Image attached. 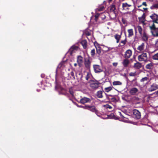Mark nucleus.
Returning a JSON list of instances; mask_svg holds the SVG:
<instances>
[{
    "label": "nucleus",
    "mask_w": 158,
    "mask_h": 158,
    "mask_svg": "<svg viewBox=\"0 0 158 158\" xmlns=\"http://www.w3.org/2000/svg\"><path fill=\"white\" fill-rule=\"evenodd\" d=\"M157 24H153L152 26H150V29L154 36H158V25Z\"/></svg>",
    "instance_id": "nucleus-1"
},
{
    "label": "nucleus",
    "mask_w": 158,
    "mask_h": 158,
    "mask_svg": "<svg viewBox=\"0 0 158 158\" xmlns=\"http://www.w3.org/2000/svg\"><path fill=\"white\" fill-rule=\"evenodd\" d=\"M85 109H87L90 111L95 113L97 115H98L99 112L94 106H90L89 105H85Z\"/></svg>",
    "instance_id": "nucleus-2"
},
{
    "label": "nucleus",
    "mask_w": 158,
    "mask_h": 158,
    "mask_svg": "<svg viewBox=\"0 0 158 158\" xmlns=\"http://www.w3.org/2000/svg\"><path fill=\"white\" fill-rule=\"evenodd\" d=\"M138 59L139 61L147 62L148 61V57L146 53H143L138 56Z\"/></svg>",
    "instance_id": "nucleus-3"
},
{
    "label": "nucleus",
    "mask_w": 158,
    "mask_h": 158,
    "mask_svg": "<svg viewBox=\"0 0 158 158\" xmlns=\"http://www.w3.org/2000/svg\"><path fill=\"white\" fill-rule=\"evenodd\" d=\"M89 83L90 84V87L92 89H96L98 87L99 82L98 81L91 80Z\"/></svg>",
    "instance_id": "nucleus-4"
},
{
    "label": "nucleus",
    "mask_w": 158,
    "mask_h": 158,
    "mask_svg": "<svg viewBox=\"0 0 158 158\" xmlns=\"http://www.w3.org/2000/svg\"><path fill=\"white\" fill-rule=\"evenodd\" d=\"M150 18L152 19L153 24H158V15L153 13L150 16Z\"/></svg>",
    "instance_id": "nucleus-5"
},
{
    "label": "nucleus",
    "mask_w": 158,
    "mask_h": 158,
    "mask_svg": "<svg viewBox=\"0 0 158 158\" xmlns=\"http://www.w3.org/2000/svg\"><path fill=\"white\" fill-rule=\"evenodd\" d=\"M133 117L136 119H139L140 118L141 113L136 109H134L133 111Z\"/></svg>",
    "instance_id": "nucleus-6"
},
{
    "label": "nucleus",
    "mask_w": 158,
    "mask_h": 158,
    "mask_svg": "<svg viewBox=\"0 0 158 158\" xmlns=\"http://www.w3.org/2000/svg\"><path fill=\"white\" fill-rule=\"evenodd\" d=\"M94 44L96 50V54H98L99 56L100 55L102 49H101L99 44L97 42H94Z\"/></svg>",
    "instance_id": "nucleus-7"
},
{
    "label": "nucleus",
    "mask_w": 158,
    "mask_h": 158,
    "mask_svg": "<svg viewBox=\"0 0 158 158\" xmlns=\"http://www.w3.org/2000/svg\"><path fill=\"white\" fill-rule=\"evenodd\" d=\"M141 35L142 37V40L146 43H147L148 41L149 38V36L148 34L144 31L143 33Z\"/></svg>",
    "instance_id": "nucleus-8"
},
{
    "label": "nucleus",
    "mask_w": 158,
    "mask_h": 158,
    "mask_svg": "<svg viewBox=\"0 0 158 158\" xmlns=\"http://www.w3.org/2000/svg\"><path fill=\"white\" fill-rule=\"evenodd\" d=\"M93 67L94 71L96 73H98L102 72L103 69L102 68L98 65H94Z\"/></svg>",
    "instance_id": "nucleus-9"
},
{
    "label": "nucleus",
    "mask_w": 158,
    "mask_h": 158,
    "mask_svg": "<svg viewBox=\"0 0 158 158\" xmlns=\"http://www.w3.org/2000/svg\"><path fill=\"white\" fill-rule=\"evenodd\" d=\"M90 57L89 56L87 59H85L84 64L85 67L87 69L90 68L91 62L90 60Z\"/></svg>",
    "instance_id": "nucleus-10"
},
{
    "label": "nucleus",
    "mask_w": 158,
    "mask_h": 158,
    "mask_svg": "<svg viewBox=\"0 0 158 158\" xmlns=\"http://www.w3.org/2000/svg\"><path fill=\"white\" fill-rule=\"evenodd\" d=\"M158 89V85L156 83L152 84L148 88V90L149 92H152Z\"/></svg>",
    "instance_id": "nucleus-11"
},
{
    "label": "nucleus",
    "mask_w": 158,
    "mask_h": 158,
    "mask_svg": "<svg viewBox=\"0 0 158 158\" xmlns=\"http://www.w3.org/2000/svg\"><path fill=\"white\" fill-rule=\"evenodd\" d=\"M83 58L80 55L78 56L77 57V62L79 67H81L83 65Z\"/></svg>",
    "instance_id": "nucleus-12"
},
{
    "label": "nucleus",
    "mask_w": 158,
    "mask_h": 158,
    "mask_svg": "<svg viewBox=\"0 0 158 158\" xmlns=\"http://www.w3.org/2000/svg\"><path fill=\"white\" fill-rule=\"evenodd\" d=\"M90 98L84 97L80 99L79 102L82 104H84L87 102H90Z\"/></svg>",
    "instance_id": "nucleus-13"
},
{
    "label": "nucleus",
    "mask_w": 158,
    "mask_h": 158,
    "mask_svg": "<svg viewBox=\"0 0 158 158\" xmlns=\"http://www.w3.org/2000/svg\"><path fill=\"white\" fill-rule=\"evenodd\" d=\"M132 55V51L131 50L129 49L127 50L125 52L124 57L126 59L129 58Z\"/></svg>",
    "instance_id": "nucleus-14"
},
{
    "label": "nucleus",
    "mask_w": 158,
    "mask_h": 158,
    "mask_svg": "<svg viewBox=\"0 0 158 158\" xmlns=\"http://www.w3.org/2000/svg\"><path fill=\"white\" fill-rule=\"evenodd\" d=\"M145 44L144 43H142L141 44L138 46L137 48V50L139 51V52H140L143 51L144 48Z\"/></svg>",
    "instance_id": "nucleus-15"
},
{
    "label": "nucleus",
    "mask_w": 158,
    "mask_h": 158,
    "mask_svg": "<svg viewBox=\"0 0 158 158\" xmlns=\"http://www.w3.org/2000/svg\"><path fill=\"white\" fill-rule=\"evenodd\" d=\"M138 91V89L136 88H133L130 91V94L132 95H134Z\"/></svg>",
    "instance_id": "nucleus-16"
},
{
    "label": "nucleus",
    "mask_w": 158,
    "mask_h": 158,
    "mask_svg": "<svg viewBox=\"0 0 158 158\" xmlns=\"http://www.w3.org/2000/svg\"><path fill=\"white\" fill-rule=\"evenodd\" d=\"M80 43L84 49H86L87 48L88 45L87 42L86 40H82Z\"/></svg>",
    "instance_id": "nucleus-17"
},
{
    "label": "nucleus",
    "mask_w": 158,
    "mask_h": 158,
    "mask_svg": "<svg viewBox=\"0 0 158 158\" xmlns=\"http://www.w3.org/2000/svg\"><path fill=\"white\" fill-rule=\"evenodd\" d=\"M103 93L105 94L106 95V94L103 91L101 90L98 91L97 93V97L99 98H102L103 97Z\"/></svg>",
    "instance_id": "nucleus-18"
},
{
    "label": "nucleus",
    "mask_w": 158,
    "mask_h": 158,
    "mask_svg": "<svg viewBox=\"0 0 158 158\" xmlns=\"http://www.w3.org/2000/svg\"><path fill=\"white\" fill-rule=\"evenodd\" d=\"M142 67L141 63L137 62L134 64V67L135 69H139Z\"/></svg>",
    "instance_id": "nucleus-19"
},
{
    "label": "nucleus",
    "mask_w": 158,
    "mask_h": 158,
    "mask_svg": "<svg viewBox=\"0 0 158 158\" xmlns=\"http://www.w3.org/2000/svg\"><path fill=\"white\" fill-rule=\"evenodd\" d=\"M145 13H143L142 15L140 17L138 18V19L139 20V21L142 23H143L145 21Z\"/></svg>",
    "instance_id": "nucleus-20"
},
{
    "label": "nucleus",
    "mask_w": 158,
    "mask_h": 158,
    "mask_svg": "<svg viewBox=\"0 0 158 158\" xmlns=\"http://www.w3.org/2000/svg\"><path fill=\"white\" fill-rule=\"evenodd\" d=\"M108 116L110 118L114 119L115 120L118 119V118L116 117L114 113H111L110 114L108 115Z\"/></svg>",
    "instance_id": "nucleus-21"
},
{
    "label": "nucleus",
    "mask_w": 158,
    "mask_h": 158,
    "mask_svg": "<svg viewBox=\"0 0 158 158\" xmlns=\"http://www.w3.org/2000/svg\"><path fill=\"white\" fill-rule=\"evenodd\" d=\"M129 63V60L127 59H125L123 60V62H122V64L124 66L126 67L128 66Z\"/></svg>",
    "instance_id": "nucleus-22"
},
{
    "label": "nucleus",
    "mask_w": 158,
    "mask_h": 158,
    "mask_svg": "<svg viewBox=\"0 0 158 158\" xmlns=\"http://www.w3.org/2000/svg\"><path fill=\"white\" fill-rule=\"evenodd\" d=\"M127 32L128 33V37H131L134 34L133 30L132 29H128Z\"/></svg>",
    "instance_id": "nucleus-23"
},
{
    "label": "nucleus",
    "mask_w": 158,
    "mask_h": 158,
    "mask_svg": "<svg viewBox=\"0 0 158 158\" xmlns=\"http://www.w3.org/2000/svg\"><path fill=\"white\" fill-rule=\"evenodd\" d=\"M128 4L126 3H123L122 5V8H121L120 9H122V10H125L126 9H128L129 8L127 7Z\"/></svg>",
    "instance_id": "nucleus-24"
},
{
    "label": "nucleus",
    "mask_w": 158,
    "mask_h": 158,
    "mask_svg": "<svg viewBox=\"0 0 158 158\" xmlns=\"http://www.w3.org/2000/svg\"><path fill=\"white\" fill-rule=\"evenodd\" d=\"M153 65L152 63H150L147 64L145 66V68L147 69H152Z\"/></svg>",
    "instance_id": "nucleus-25"
},
{
    "label": "nucleus",
    "mask_w": 158,
    "mask_h": 158,
    "mask_svg": "<svg viewBox=\"0 0 158 158\" xmlns=\"http://www.w3.org/2000/svg\"><path fill=\"white\" fill-rule=\"evenodd\" d=\"M148 79V77H143L140 80V82L143 83H144L145 81H147Z\"/></svg>",
    "instance_id": "nucleus-26"
},
{
    "label": "nucleus",
    "mask_w": 158,
    "mask_h": 158,
    "mask_svg": "<svg viewBox=\"0 0 158 158\" xmlns=\"http://www.w3.org/2000/svg\"><path fill=\"white\" fill-rule=\"evenodd\" d=\"M90 54H91V56L92 57H93V58H94V57L96 54L95 51V49H92L91 50V52H90Z\"/></svg>",
    "instance_id": "nucleus-27"
},
{
    "label": "nucleus",
    "mask_w": 158,
    "mask_h": 158,
    "mask_svg": "<svg viewBox=\"0 0 158 158\" xmlns=\"http://www.w3.org/2000/svg\"><path fill=\"white\" fill-rule=\"evenodd\" d=\"M127 38L126 36H125V39L124 40H122L121 41V43L119 44V46H123L124 45L126 44L127 42Z\"/></svg>",
    "instance_id": "nucleus-28"
},
{
    "label": "nucleus",
    "mask_w": 158,
    "mask_h": 158,
    "mask_svg": "<svg viewBox=\"0 0 158 158\" xmlns=\"http://www.w3.org/2000/svg\"><path fill=\"white\" fill-rule=\"evenodd\" d=\"M152 58L153 60H158V53H157L152 56Z\"/></svg>",
    "instance_id": "nucleus-29"
},
{
    "label": "nucleus",
    "mask_w": 158,
    "mask_h": 158,
    "mask_svg": "<svg viewBox=\"0 0 158 158\" xmlns=\"http://www.w3.org/2000/svg\"><path fill=\"white\" fill-rule=\"evenodd\" d=\"M137 28H138V31L139 34L141 35H142V28L141 26L138 25L137 27Z\"/></svg>",
    "instance_id": "nucleus-30"
},
{
    "label": "nucleus",
    "mask_w": 158,
    "mask_h": 158,
    "mask_svg": "<svg viewBox=\"0 0 158 158\" xmlns=\"http://www.w3.org/2000/svg\"><path fill=\"white\" fill-rule=\"evenodd\" d=\"M112 89V88L111 86L105 88L104 90L105 92H108Z\"/></svg>",
    "instance_id": "nucleus-31"
},
{
    "label": "nucleus",
    "mask_w": 158,
    "mask_h": 158,
    "mask_svg": "<svg viewBox=\"0 0 158 158\" xmlns=\"http://www.w3.org/2000/svg\"><path fill=\"white\" fill-rule=\"evenodd\" d=\"M76 77L80 78V79H81L82 77V75L81 73L78 72L76 74Z\"/></svg>",
    "instance_id": "nucleus-32"
},
{
    "label": "nucleus",
    "mask_w": 158,
    "mask_h": 158,
    "mask_svg": "<svg viewBox=\"0 0 158 158\" xmlns=\"http://www.w3.org/2000/svg\"><path fill=\"white\" fill-rule=\"evenodd\" d=\"M75 52V51L72 49V48H70L69 51L68 53L72 56L73 54Z\"/></svg>",
    "instance_id": "nucleus-33"
},
{
    "label": "nucleus",
    "mask_w": 158,
    "mask_h": 158,
    "mask_svg": "<svg viewBox=\"0 0 158 158\" xmlns=\"http://www.w3.org/2000/svg\"><path fill=\"white\" fill-rule=\"evenodd\" d=\"M150 8L151 9H154L155 8L158 9V3L154 4Z\"/></svg>",
    "instance_id": "nucleus-34"
},
{
    "label": "nucleus",
    "mask_w": 158,
    "mask_h": 158,
    "mask_svg": "<svg viewBox=\"0 0 158 158\" xmlns=\"http://www.w3.org/2000/svg\"><path fill=\"white\" fill-rule=\"evenodd\" d=\"M104 49H102V51L103 52H106L109 51V48L106 46H104L103 47Z\"/></svg>",
    "instance_id": "nucleus-35"
},
{
    "label": "nucleus",
    "mask_w": 158,
    "mask_h": 158,
    "mask_svg": "<svg viewBox=\"0 0 158 158\" xmlns=\"http://www.w3.org/2000/svg\"><path fill=\"white\" fill-rule=\"evenodd\" d=\"M70 48H72V49L75 51L77 50L78 47L77 46L73 45Z\"/></svg>",
    "instance_id": "nucleus-36"
},
{
    "label": "nucleus",
    "mask_w": 158,
    "mask_h": 158,
    "mask_svg": "<svg viewBox=\"0 0 158 158\" xmlns=\"http://www.w3.org/2000/svg\"><path fill=\"white\" fill-rule=\"evenodd\" d=\"M136 75V72H135L134 73L131 72L129 73V75L130 76L135 77Z\"/></svg>",
    "instance_id": "nucleus-37"
},
{
    "label": "nucleus",
    "mask_w": 158,
    "mask_h": 158,
    "mask_svg": "<svg viewBox=\"0 0 158 158\" xmlns=\"http://www.w3.org/2000/svg\"><path fill=\"white\" fill-rule=\"evenodd\" d=\"M115 10V6L114 5H112L111 6L110 8V10L111 11L114 12V10Z\"/></svg>",
    "instance_id": "nucleus-38"
},
{
    "label": "nucleus",
    "mask_w": 158,
    "mask_h": 158,
    "mask_svg": "<svg viewBox=\"0 0 158 158\" xmlns=\"http://www.w3.org/2000/svg\"><path fill=\"white\" fill-rule=\"evenodd\" d=\"M103 106L106 109H111L112 108V107L110 105L108 104H106V105H104Z\"/></svg>",
    "instance_id": "nucleus-39"
},
{
    "label": "nucleus",
    "mask_w": 158,
    "mask_h": 158,
    "mask_svg": "<svg viewBox=\"0 0 158 158\" xmlns=\"http://www.w3.org/2000/svg\"><path fill=\"white\" fill-rule=\"evenodd\" d=\"M90 77V74L89 73H87V75L85 77V79L88 81Z\"/></svg>",
    "instance_id": "nucleus-40"
},
{
    "label": "nucleus",
    "mask_w": 158,
    "mask_h": 158,
    "mask_svg": "<svg viewBox=\"0 0 158 158\" xmlns=\"http://www.w3.org/2000/svg\"><path fill=\"white\" fill-rule=\"evenodd\" d=\"M95 20L96 21H97V19L99 17H100V15L99 14H96L95 16Z\"/></svg>",
    "instance_id": "nucleus-41"
},
{
    "label": "nucleus",
    "mask_w": 158,
    "mask_h": 158,
    "mask_svg": "<svg viewBox=\"0 0 158 158\" xmlns=\"http://www.w3.org/2000/svg\"><path fill=\"white\" fill-rule=\"evenodd\" d=\"M100 17H101V18L102 19H104L106 18V16L103 14H101L100 15Z\"/></svg>",
    "instance_id": "nucleus-42"
},
{
    "label": "nucleus",
    "mask_w": 158,
    "mask_h": 158,
    "mask_svg": "<svg viewBox=\"0 0 158 158\" xmlns=\"http://www.w3.org/2000/svg\"><path fill=\"white\" fill-rule=\"evenodd\" d=\"M115 38L117 42L118 43V35L117 34L115 35Z\"/></svg>",
    "instance_id": "nucleus-43"
},
{
    "label": "nucleus",
    "mask_w": 158,
    "mask_h": 158,
    "mask_svg": "<svg viewBox=\"0 0 158 158\" xmlns=\"http://www.w3.org/2000/svg\"><path fill=\"white\" fill-rule=\"evenodd\" d=\"M69 92L70 94L73 96V91L72 89H69Z\"/></svg>",
    "instance_id": "nucleus-44"
},
{
    "label": "nucleus",
    "mask_w": 158,
    "mask_h": 158,
    "mask_svg": "<svg viewBox=\"0 0 158 158\" xmlns=\"http://www.w3.org/2000/svg\"><path fill=\"white\" fill-rule=\"evenodd\" d=\"M113 85H118V81H114L113 83Z\"/></svg>",
    "instance_id": "nucleus-45"
},
{
    "label": "nucleus",
    "mask_w": 158,
    "mask_h": 158,
    "mask_svg": "<svg viewBox=\"0 0 158 158\" xmlns=\"http://www.w3.org/2000/svg\"><path fill=\"white\" fill-rule=\"evenodd\" d=\"M155 46L156 48H158V39L157 40L155 44Z\"/></svg>",
    "instance_id": "nucleus-46"
},
{
    "label": "nucleus",
    "mask_w": 158,
    "mask_h": 158,
    "mask_svg": "<svg viewBox=\"0 0 158 158\" xmlns=\"http://www.w3.org/2000/svg\"><path fill=\"white\" fill-rule=\"evenodd\" d=\"M122 21L123 24H125L126 23V20L124 18H122Z\"/></svg>",
    "instance_id": "nucleus-47"
},
{
    "label": "nucleus",
    "mask_w": 158,
    "mask_h": 158,
    "mask_svg": "<svg viewBox=\"0 0 158 158\" xmlns=\"http://www.w3.org/2000/svg\"><path fill=\"white\" fill-rule=\"evenodd\" d=\"M119 114L121 118H125V117L121 114V112H119Z\"/></svg>",
    "instance_id": "nucleus-48"
},
{
    "label": "nucleus",
    "mask_w": 158,
    "mask_h": 158,
    "mask_svg": "<svg viewBox=\"0 0 158 158\" xmlns=\"http://www.w3.org/2000/svg\"><path fill=\"white\" fill-rule=\"evenodd\" d=\"M85 34L87 36H89L91 35L89 31H87L85 32Z\"/></svg>",
    "instance_id": "nucleus-49"
},
{
    "label": "nucleus",
    "mask_w": 158,
    "mask_h": 158,
    "mask_svg": "<svg viewBox=\"0 0 158 158\" xmlns=\"http://www.w3.org/2000/svg\"><path fill=\"white\" fill-rule=\"evenodd\" d=\"M142 5L144 6H147V4L146 2H143L142 4Z\"/></svg>",
    "instance_id": "nucleus-50"
},
{
    "label": "nucleus",
    "mask_w": 158,
    "mask_h": 158,
    "mask_svg": "<svg viewBox=\"0 0 158 158\" xmlns=\"http://www.w3.org/2000/svg\"><path fill=\"white\" fill-rule=\"evenodd\" d=\"M71 73V75L73 77H74V73L73 72H71L70 73Z\"/></svg>",
    "instance_id": "nucleus-51"
},
{
    "label": "nucleus",
    "mask_w": 158,
    "mask_h": 158,
    "mask_svg": "<svg viewBox=\"0 0 158 158\" xmlns=\"http://www.w3.org/2000/svg\"><path fill=\"white\" fill-rule=\"evenodd\" d=\"M118 64V63H113V66H116Z\"/></svg>",
    "instance_id": "nucleus-52"
},
{
    "label": "nucleus",
    "mask_w": 158,
    "mask_h": 158,
    "mask_svg": "<svg viewBox=\"0 0 158 158\" xmlns=\"http://www.w3.org/2000/svg\"><path fill=\"white\" fill-rule=\"evenodd\" d=\"M112 100H113L114 101H115V102L117 101V100L115 98H112Z\"/></svg>",
    "instance_id": "nucleus-53"
},
{
    "label": "nucleus",
    "mask_w": 158,
    "mask_h": 158,
    "mask_svg": "<svg viewBox=\"0 0 158 158\" xmlns=\"http://www.w3.org/2000/svg\"><path fill=\"white\" fill-rule=\"evenodd\" d=\"M78 106L79 107H81L84 109H85V106Z\"/></svg>",
    "instance_id": "nucleus-54"
},
{
    "label": "nucleus",
    "mask_w": 158,
    "mask_h": 158,
    "mask_svg": "<svg viewBox=\"0 0 158 158\" xmlns=\"http://www.w3.org/2000/svg\"><path fill=\"white\" fill-rule=\"evenodd\" d=\"M41 77L42 78H44L45 77V75L44 74H42L41 75Z\"/></svg>",
    "instance_id": "nucleus-55"
},
{
    "label": "nucleus",
    "mask_w": 158,
    "mask_h": 158,
    "mask_svg": "<svg viewBox=\"0 0 158 158\" xmlns=\"http://www.w3.org/2000/svg\"><path fill=\"white\" fill-rule=\"evenodd\" d=\"M74 66L76 67V66H77V63H75V64H74Z\"/></svg>",
    "instance_id": "nucleus-56"
},
{
    "label": "nucleus",
    "mask_w": 158,
    "mask_h": 158,
    "mask_svg": "<svg viewBox=\"0 0 158 158\" xmlns=\"http://www.w3.org/2000/svg\"><path fill=\"white\" fill-rule=\"evenodd\" d=\"M143 9L144 10H147L148 8H143Z\"/></svg>",
    "instance_id": "nucleus-57"
},
{
    "label": "nucleus",
    "mask_w": 158,
    "mask_h": 158,
    "mask_svg": "<svg viewBox=\"0 0 158 158\" xmlns=\"http://www.w3.org/2000/svg\"><path fill=\"white\" fill-rule=\"evenodd\" d=\"M142 6V4H141V5H139V6H138V7H139H139H141Z\"/></svg>",
    "instance_id": "nucleus-58"
},
{
    "label": "nucleus",
    "mask_w": 158,
    "mask_h": 158,
    "mask_svg": "<svg viewBox=\"0 0 158 158\" xmlns=\"http://www.w3.org/2000/svg\"><path fill=\"white\" fill-rule=\"evenodd\" d=\"M131 6V5L128 4L127 7H130Z\"/></svg>",
    "instance_id": "nucleus-59"
},
{
    "label": "nucleus",
    "mask_w": 158,
    "mask_h": 158,
    "mask_svg": "<svg viewBox=\"0 0 158 158\" xmlns=\"http://www.w3.org/2000/svg\"><path fill=\"white\" fill-rule=\"evenodd\" d=\"M135 34H136L137 32V31H136V29L135 28Z\"/></svg>",
    "instance_id": "nucleus-60"
},
{
    "label": "nucleus",
    "mask_w": 158,
    "mask_h": 158,
    "mask_svg": "<svg viewBox=\"0 0 158 158\" xmlns=\"http://www.w3.org/2000/svg\"><path fill=\"white\" fill-rule=\"evenodd\" d=\"M112 0H108V2H111Z\"/></svg>",
    "instance_id": "nucleus-61"
},
{
    "label": "nucleus",
    "mask_w": 158,
    "mask_h": 158,
    "mask_svg": "<svg viewBox=\"0 0 158 158\" xmlns=\"http://www.w3.org/2000/svg\"><path fill=\"white\" fill-rule=\"evenodd\" d=\"M138 10H140V11H143V10H141L140 9H138Z\"/></svg>",
    "instance_id": "nucleus-62"
},
{
    "label": "nucleus",
    "mask_w": 158,
    "mask_h": 158,
    "mask_svg": "<svg viewBox=\"0 0 158 158\" xmlns=\"http://www.w3.org/2000/svg\"><path fill=\"white\" fill-rule=\"evenodd\" d=\"M121 84L122 83L120 82L119 81V85Z\"/></svg>",
    "instance_id": "nucleus-63"
},
{
    "label": "nucleus",
    "mask_w": 158,
    "mask_h": 158,
    "mask_svg": "<svg viewBox=\"0 0 158 158\" xmlns=\"http://www.w3.org/2000/svg\"><path fill=\"white\" fill-rule=\"evenodd\" d=\"M156 94H157V95L158 96V91H157Z\"/></svg>",
    "instance_id": "nucleus-64"
}]
</instances>
